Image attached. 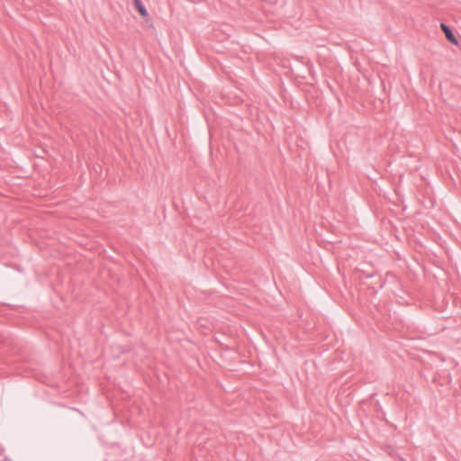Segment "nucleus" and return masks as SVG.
I'll return each instance as SVG.
<instances>
[{"label": "nucleus", "mask_w": 461, "mask_h": 461, "mask_svg": "<svg viewBox=\"0 0 461 461\" xmlns=\"http://www.w3.org/2000/svg\"><path fill=\"white\" fill-rule=\"evenodd\" d=\"M133 4L143 17L148 16V12L140 0H133Z\"/></svg>", "instance_id": "obj_2"}, {"label": "nucleus", "mask_w": 461, "mask_h": 461, "mask_svg": "<svg viewBox=\"0 0 461 461\" xmlns=\"http://www.w3.org/2000/svg\"><path fill=\"white\" fill-rule=\"evenodd\" d=\"M440 28L441 30L443 31L446 38L453 44L455 45H457L458 42H457V40L456 39V37L454 36V34L452 33L451 30L445 24V23H441L440 25Z\"/></svg>", "instance_id": "obj_1"}]
</instances>
